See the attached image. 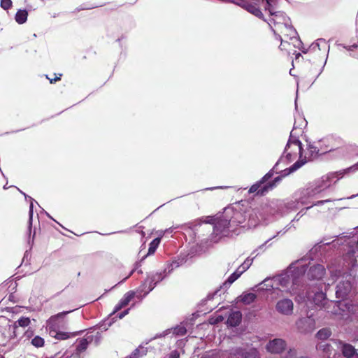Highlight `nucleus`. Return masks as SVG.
<instances>
[{
    "instance_id": "1",
    "label": "nucleus",
    "mask_w": 358,
    "mask_h": 358,
    "mask_svg": "<svg viewBox=\"0 0 358 358\" xmlns=\"http://www.w3.org/2000/svg\"><path fill=\"white\" fill-rule=\"evenodd\" d=\"M306 270L305 264L298 262L292 264L287 271L273 278H266L258 285L252 288V290L268 291L272 289L273 293L280 296L283 292L292 295L296 294L294 286L298 285L299 278Z\"/></svg>"
},
{
    "instance_id": "2",
    "label": "nucleus",
    "mask_w": 358,
    "mask_h": 358,
    "mask_svg": "<svg viewBox=\"0 0 358 358\" xmlns=\"http://www.w3.org/2000/svg\"><path fill=\"white\" fill-rule=\"evenodd\" d=\"M357 170L358 162L345 169L336 172H331L322 176L320 179L315 180L302 192L303 196L301 198V203H306V199L312 198L328 189L331 185L336 183V182L342 178L345 174L350 172H355Z\"/></svg>"
},
{
    "instance_id": "3",
    "label": "nucleus",
    "mask_w": 358,
    "mask_h": 358,
    "mask_svg": "<svg viewBox=\"0 0 358 358\" xmlns=\"http://www.w3.org/2000/svg\"><path fill=\"white\" fill-rule=\"evenodd\" d=\"M284 155H285V157L288 162L294 160L298 156L299 157V159L291 167L282 171V178L288 176L291 173L296 171L307 162V157L305 156L304 158L303 157L301 142L299 140L293 138V131H291L290 138L287 143Z\"/></svg>"
},
{
    "instance_id": "4",
    "label": "nucleus",
    "mask_w": 358,
    "mask_h": 358,
    "mask_svg": "<svg viewBox=\"0 0 358 358\" xmlns=\"http://www.w3.org/2000/svg\"><path fill=\"white\" fill-rule=\"evenodd\" d=\"M205 222L214 224L213 231L211 234V238L214 243L218 242L224 236H229L231 231H234V229H232V224L226 217L224 212L215 218H206Z\"/></svg>"
},
{
    "instance_id": "5",
    "label": "nucleus",
    "mask_w": 358,
    "mask_h": 358,
    "mask_svg": "<svg viewBox=\"0 0 358 358\" xmlns=\"http://www.w3.org/2000/svg\"><path fill=\"white\" fill-rule=\"evenodd\" d=\"M307 299L308 301H313L316 306L321 308H324L327 303H330L334 306V308H337L343 312L345 311L343 307L348 309V308H347V304L343 301L338 302H329L325 296V294L322 291L316 292L315 293L313 292H309L308 294Z\"/></svg>"
},
{
    "instance_id": "6",
    "label": "nucleus",
    "mask_w": 358,
    "mask_h": 358,
    "mask_svg": "<svg viewBox=\"0 0 358 358\" xmlns=\"http://www.w3.org/2000/svg\"><path fill=\"white\" fill-rule=\"evenodd\" d=\"M282 27V31H276L275 33L278 34L279 38L281 40V44L280 45V49L285 47V43H287V41L282 38V36L286 39L295 40L298 44H294V45L299 48L301 41L297 38V33L292 27L290 20H286Z\"/></svg>"
},
{
    "instance_id": "7",
    "label": "nucleus",
    "mask_w": 358,
    "mask_h": 358,
    "mask_svg": "<svg viewBox=\"0 0 358 358\" xmlns=\"http://www.w3.org/2000/svg\"><path fill=\"white\" fill-rule=\"evenodd\" d=\"M229 1L234 4H236L239 6L245 8L246 10H248L249 13H252L255 16H256L260 19H264V15L259 8V2L262 1L263 0H229Z\"/></svg>"
},
{
    "instance_id": "8",
    "label": "nucleus",
    "mask_w": 358,
    "mask_h": 358,
    "mask_svg": "<svg viewBox=\"0 0 358 358\" xmlns=\"http://www.w3.org/2000/svg\"><path fill=\"white\" fill-rule=\"evenodd\" d=\"M273 176V173H272V171H269L268 173H267L263 178L262 179L257 183L253 185L249 189V192L250 193H255L256 192H257V194H259L261 195H263L264 194V193L266 192H267L269 189H271L273 187H274L275 185V183L276 182H278L281 180L282 179V177L281 176H278V177H276L274 180L273 181L272 184H269V185H265L263 188L260 189L259 190V188L260 187V185L265 182L266 180H268L270 178H271Z\"/></svg>"
},
{
    "instance_id": "9",
    "label": "nucleus",
    "mask_w": 358,
    "mask_h": 358,
    "mask_svg": "<svg viewBox=\"0 0 358 358\" xmlns=\"http://www.w3.org/2000/svg\"><path fill=\"white\" fill-rule=\"evenodd\" d=\"M224 213L232 224V229H234V231L237 226L243 224L245 221L246 215L236 208H227L224 210Z\"/></svg>"
},
{
    "instance_id": "10",
    "label": "nucleus",
    "mask_w": 358,
    "mask_h": 358,
    "mask_svg": "<svg viewBox=\"0 0 358 358\" xmlns=\"http://www.w3.org/2000/svg\"><path fill=\"white\" fill-rule=\"evenodd\" d=\"M275 309L280 315L290 316L294 312V303L290 299L282 298L276 301Z\"/></svg>"
},
{
    "instance_id": "11",
    "label": "nucleus",
    "mask_w": 358,
    "mask_h": 358,
    "mask_svg": "<svg viewBox=\"0 0 358 358\" xmlns=\"http://www.w3.org/2000/svg\"><path fill=\"white\" fill-rule=\"evenodd\" d=\"M254 257H248L245 262L234 271L224 282L223 285L229 287L235 280H236L245 271H246L252 265Z\"/></svg>"
},
{
    "instance_id": "12",
    "label": "nucleus",
    "mask_w": 358,
    "mask_h": 358,
    "mask_svg": "<svg viewBox=\"0 0 358 358\" xmlns=\"http://www.w3.org/2000/svg\"><path fill=\"white\" fill-rule=\"evenodd\" d=\"M341 280L336 286V294L337 298L344 299L351 290L350 276H341Z\"/></svg>"
},
{
    "instance_id": "13",
    "label": "nucleus",
    "mask_w": 358,
    "mask_h": 358,
    "mask_svg": "<svg viewBox=\"0 0 358 358\" xmlns=\"http://www.w3.org/2000/svg\"><path fill=\"white\" fill-rule=\"evenodd\" d=\"M285 348L286 343L281 338H274L271 340L266 345V350L273 354H280Z\"/></svg>"
},
{
    "instance_id": "14",
    "label": "nucleus",
    "mask_w": 358,
    "mask_h": 358,
    "mask_svg": "<svg viewBox=\"0 0 358 358\" xmlns=\"http://www.w3.org/2000/svg\"><path fill=\"white\" fill-rule=\"evenodd\" d=\"M268 210V208L264 209L263 212L253 210L249 215L248 227H255L261 222H266L265 213Z\"/></svg>"
},
{
    "instance_id": "15",
    "label": "nucleus",
    "mask_w": 358,
    "mask_h": 358,
    "mask_svg": "<svg viewBox=\"0 0 358 358\" xmlns=\"http://www.w3.org/2000/svg\"><path fill=\"white\" fill-rule=\"evenodd\" d=\"M134 296H135L134 292H133V291L127 292L124 295L122 299L120 301V302L115 306L113 313L117 312L122 308L127 306L129 303V302L134 299Z\"/></svg>"
},
{
    "instance_id": "16",
    "label": "nucleus",
    "mask_w": 358,
    "mask_h": 358,
    "mask_svg": "<svg viewBox=\"0 0 358 358\" xmlns=\"http://www.w3.org/2000/svg\"><path fill=\"white\" fill-rule=\"evenodd\" d=\"M324 273V268L322 265L317 264L311 267L308 273L311 279H320Z\"/></svg>"
},
{
    "instance_id": "17",
    "label": "nucleus",
    "mask_w": 358,
    "mask_h": 358,
    "mask_svg": "<svg viewBox=\"0 0 358 358\" xmlns=\"http://www.w3.org/2000/svg\"><path fill=\"white\" fill-rule=\"evenodd\" d=\"M335 343L338 348H341L343 355L346 357H352L355 353V349L350 344L343 343L342 341H336Z\"/></svg>"
},
{
    "instance_id": "18",
    "label": "nucleus",
    "mask_w": 358,
    "mask_h": 358,
    "mask_svg": "<svg viewBox=\"0 0 358 358\" xmlns=\"http://www.w3.org/2000/svg\"><path fill=\"white\" fill-rule=\"evenodd\" d=\"M298 328L307 331L313 329L314 321L310 317L300 319L296 323Z\"/></svg>"
},
{
    "instance_id": "19",
    "label": "nucleus",
    "mask_w": 358,
    "mask_h": 358,
    "mask_svg": "<svg viewBox=\"0 0 358 358\" xmlns=\"http://www.w3.org/2000/svg\"><path fill=\"white\" fill-rule=\"evenodd\" d=\"M242 318V314L240 311H233L229 315L227 319V324L231 327L238 326Z\"/></svg>"
},
{
    "instance_id": "20",
    "label": "nucleus",
    "mask_w": 358,
    "mask_h": 358,
    "mask_svg": "<svg viewBox=\"0 0 358 358\" xmlns=\"http://www.w3.org/2000/svg\"><path fill=\"white\" fill-rule=\"evenodd\" d=\"M257 296L252 292H243L237 299V302H242L245 305L252 303L256 299Z\"/></svg>"
},
{
    "instance_id": "21",
    "label": "nucleus",
    "mask_w": 358,
    "mask_h": 358,
    "mask_svg": "<svg viewBox=\"0 0 358 358\" xmlns=\"http://www.w3.org/2000/svg\"><path fill=\"white\" fill-rule=\"evenodd\" d=\"M329 50L327 41L323 38L317 39L315 43H312L309 47L310 51H315L316 50Z\"/></svg>"
},
{
    "instance_id": "22",
    "label": "nucleus",
    "mask_w": 358,
    "mask_h": 358,
    "mask_svg": "<svg viewBox=\"0 0 358 358\" xmlns=\"http://www.w3.org/2000/svg\"><path fill=\"white\" fill-rule=\"evenodd\" d=\"M155 285L156 282H155L153 280H151V277L148 276L141 286V291L145 292L144 296L152 291L155 288Z\"/></svg>"
},
{
    "instance_id": "23",
    "label": "nucleus",
    "mask_w": 358,
    "mask_h": 358,
    "mask_svg": "<svg viewBox=\"0 0 358 358\" xmlns=\"http://www.w3.org/2000/svg\"><path fill=\"white\" fill-rule=\"evenodd\" d=\"M92 341L91 336H87V338H81L78 341V344L77 345V351L79 352H82L85 350L87 348L88 344Z\"/></svg>"
},
{
    "instance_id": "24",
    "label": "nucleus",
    "mask_w": 358,
    "mask_h": 358,
    "mask_svg": "<svg viewBox=\"0 0 358 358\" xmlns=\"http://www.w3.org/2000/svg\"><path fill=\"white\" fill-rule=\"evenodd\" d=\"M148 350L145 347L139 346L131 354L126 358H140L141 357L146 355Z\"/></svg>"
},
{
    "instance_id": "25",
    "label": "nucleus",
    "mask_w": 358,
    "mask_h": 358,
    "mask_svg": "<svg viewBox=\"0 0 358 358\" xmlns=\"http://www.w3.org/2000/svg\"><path fill=\"white\" fill-rule=\"evenodd\" d=\"M28 13L25 10H19L15 15V20L18 24H23L27 20Z\"/></svg>"
},
{
    "instance_id": "26",
    "label": "nucleus",
    "mask_w": 358,
    "mask_h": 358,
    "mask_svg": "<svg viewBox=\"0 0 358 358\" xmlns=\"http://www.w3.org/2000/svg\"><path fill=\"white\" fill-rule=\"evenodd\" d=\"M244 355L243 349L236 348L230 350L229 358H244Z\"/></svg>"
},
{
    "instance_id": "27",
    "label": "nucleus",
    "mask_w": 358,
    "mask_h": 358,
    "mask_svg": "<svg viewBox=\"0 0 358 358\" xmlns=\"http://www.w3.org/2000/svg\"><path fill=\"white\" fill-rule=\"evenodd\" d=\"M26 327L30 324V319L29 317H22L14 324L13 328L15 329L17 326Z\"/></svg>"
},
{
    "instance_id": "28",
    "label": "nucleus",
    "mask_w": 358,
    "mask_h": 358,
    "mask_svg": "<svg viewBox=\"0 0 358 358\" xmlns=\"http://www.w3.org/2000/svg\"><path fill=\"white\" fill-rule=\"evenodd\" d=\"M330 335H331V331L329 329H322L317 333L316 336L319 339L324 340V339L328 338L330 336Z\"/></svg>"
},
{
    "instance_id": "29",
    "label": "nucleus",
    "mask_w": 358,
    "mask_h": 358,
    "mask_svg": "<svg viewBox=\"0 0 358 358\" xmlns=\"http://www.w3.org/2000/svg\"><path fill=\"white\" fill-rule=\"evenodd\" d=\"M71 312V310L62 312L57 314L56 315L52 316L48 321V325L50 327V328H52L53 323L57 320V318L62 317Z\"/></svg>"
},
{
    "instance_id": "30",
    "label": "nucleus",
    "mask_w": 358,
    "mask_h": 358,
    "mask_svg": "<svg viewBox=\"0 0 358 358\" xmlns=\"http://www.w3.org/2000/svg\"><path fill=\"white\" fill-rule=\"evenodd\" d=\"M160 240L159 238L154 239L150 244L149 249H148V255L153 254L157 248L158 247L159 244Z\"/></svg>"
},
{
    "instance_id": "31",
    "label": "nucleus",
    "mask_w": 358,
    "mask_h": 358,
    "mask_svg": "<svg viewBox=\"0 0 358 358\" xmlns=\"http://www.w3.org/2000/svg\"><path fill=\"white\" fill-rule=\"evenodd\" d=\"M244 358H259L258 351L255 348H251L245 352Z\"/></svg>"
},
{
    "instance_id": "32",
    "label": "nucleus",
    "mask_w": 358,
    "mask_h": 358,
    "mask_svg": "<svg viewBox=\"0 0 358 358\" xmlns=\"http://www.w3.org/2000/svg\"><path fill=\"white\" fill-rule=\"evenodd\" d=\"M33 199L31 198V203L29 207V226H28V231H29V235L30 236L31 227H32V219H33Z\"/></svg>"
},
{
    "instance_id": "33",
    "label": "nucleus",
    "mask_w": 358,
    "mask_h": 358,
    "mask_svg": "<svg viewBox=\"0 0 358 358\" xmlns=\"http://www.w3.org/2000/svg\"><path fill=\"white\" fill-rule=\"evenodd\" d=\"M308 151L310 152L309 156L307 157V159H310L312 157H315L320 152L319 148L313 145H308Z\"/></svg>"
},
{
    "instance_id": "34",
    "label": "nucleus",
    "mask_w": 358,
    "mask_h": 358,
    "mask_svg": "<svg viewBox=\"0 0 358 358\" xmlns=\"http://www.w3.org/2000/svg\"><path fill=\"white\" fill-rule=\"evenodd\" d=\"M31 344L36 348H41L44 345V339L38 336H35L31 340Z\"/></svg>"
},
{
    "instance_id": "35",
    "label": "nucleus",
    "mask_w": 358,
    "mask_h": 358,
    "mask_svg": "<svg viewBox=\"0 0 358 358\" xmlns=\"http://www.w3.org/2000/svg\"><path fill=\"white\" fill-rule=\"evenodd\" d=\"M318 349L320 350H322L323 352H326L327 354V356L329 357V355H330V345L327 343H320L319 345H318Z\"/></svg>"
},
{
    "instance_id": "36",
    "label": "nucleus",
    "mask_w": 358,
    "mask_h": 358,
    "mask_svg": "<svg viewBox=\"0 0 358 358\" xmlns=\"http://www.w3.org/2000/svg\"><path fill=\"white\" fill-rule=\"evenodd\" d=\"M187 330L185 329V327L183 326H179V327H177L176 328H175L173 330V333L176 335H178V336H182V335H185V333H186Z\"/></svg>"
},
{
    "instance_id": "37",
    "label": "nucleus",
    "mask_w": 358,
    "mask_h": 358,
    "mask_svg": "<svg viewBox=\"0 0 358 358\" xmlns=\"http://www.w3.org/2000/svg\"><path fill=\"white\" fill-rule=\"evenodd\" d=\"M70 337V334L67 332H57L55 335L57 339L65 340Z\"/></svg>"
},
{
    "instance_id": "38",
    "label": "nucleus",
    "mask_w": 358,
    "mask_h": 358,
    "mask_svg": "<svg viewBox=\"0 0 358 358\" xmlns=\"http://www.w3.org/2000/svg\"><path fill=\"white\" fill-rule=\"evenodd\" d=\"M12 1L11 0H1V6L3 9L6 10L11 7Z\"/></svg>"
},
{
    "instance_id": "39",
    "label": "nucleus",
    "mask_w": 358,
    "mask_h": 358,
    "mask_svg": "<svg viewBox=\"0 0 358 358\" xmlns=\"http://www.w3.org/2000/svg\"><path fill=\"white\" fill-rule=\"evenodd\" d=\"M150 277H151V280H153L155 282H156V284L158 282L162 280L164 278V276H162V273H155V274L150 275Z\"/></svg>"
},
{
    "instance_id": "40",
    "label": "nucleus",
    "mask_w": 358,
    "mask_h": 358,
    "mask_svg": "<svg viewBox=\"0 0 358 358\" xmlns=\"http://www.w3.org/2000/svg\"><path fill=\"white\" fill-rule=\"evenodd\" d=\"M224 320V317L222 315H217L210 319V323L212 324H217L222 322Z\"/></svg>"
},
{
    "instance_id": "41",
    "label": "nucleus",
    "mask_w": 358,
    "mask_h": 358,
    "mask_svg": "<svg viewBox=\"0 0 358 358\" xmlns=\"http://www.w3.org/2000/svg\"><path fill=\"white\" fill-rule=\"evenodd\" d=\"M330 201H331V200H329V199L322 200V201H319L315 203L313 206H319V205L323 204L327 202H330Z\"/></svg>"
},
{
    "instance_id": "42",
    "label": "nucleus",
    "mask_w": 358,
    "mask_h": 358,
    "mask_svg": "<svg viewBox=\"0 0 358 358\" xmlns=\"http://www.w3.org/2000/svg\"><path fill=\"white\" fill-rule=\"evenodd\" d=\"M129 309H127V310H124V312L120 313L118 315V317L120 319L123 318L125 315H127L129 313Z\"/></svg>"
},
{
    "instance_id": "43",
    "label": "nucleus",
    "mask_w": 358,
    "mask_h": 358,
    "mask_svg": "<svg viewBox=\"0 0 358 358\" xmlns=\"http://www.w3.org/2000/svg\"><path fill=\"white\" fill-rule=\"evenodd\" d=\"M171 358H179V353L177 351H173L171 353Z\"/></svg>"
},
{
    "instance_id": "44",
    "label": "nucleus",
    "mask_w": 358,
    "mask_h": 358,
    "mask_svg": "<svg viewBox=\"0 0 358 358\" xmlns=\"http://www.w3.org/2000/svg\"><path fill=\"white\" fill-rule=\"evenodd\" d=\"M61 76H62V75H61V74H59V76H57V77L55 78L54 79H50V83H54V82H56V81H57V80H60Z\"/></svg>"
},
{
    "instance_id": "45",
    "label": "nucleus",
    "mask_w": 358,
    "mask_h": 358,
    "mask_svg": "<svg viewBox=\"0 0 358 358\" xmlns=\"http://www.w3.org/2000/svg\"><path fill=\"white\" fill-rule=\"evenodd\" d=\"M289 358L294 357L296 355V351L290 350V351L289 352Z\"/></svg>"
},
{
    "instance_id": "46",
    "label": "nucleus",
    "mask_w": 358,
    "mask_h": 358,
    "mask_svg": "<svg viewBox=\"0 0 358 358\" xmlns=\"http://www.w3.org/2000/svg\"><path fill=\"white\" fill-rule=\"evenodd\" d=\"M335 277H336V275H332V280H331V282H327V285H330L331 284H332V283H334V281H335V279H334V278H335Z\"/></svg>"
},
{
    "instance_id": "47",
    "label": "nucleus",
    "mask_w": 358,
    "mask_h": 358,
    "mask_svg": "<svg viewBox=\"0 0 358 358\" xmlns=\"http://www.w3.org/2000/svg\"><path fill=\"white\" fill-rule=\"evenodd\" d=\"M285 159L287 160V159L285 157V155H283V156L280 158V162H278V164H280V162H283Z\"/></svg>"
},
{
    "instance_id": "48",
    "label": "nucleus",
    "mask_w": 358,
    "mask_h": 358,
    "mask_svg": "<svg viewBox=\"0 0 358 358\" xmlns=\"http://www.w3.org/2000/svg\"><path fill=\"white\" fill-rule=\"evenodd\" d=\"M170 331H171V330H166V331H165L163 333V336H165V335L168 334V333H169V332H170Z\"/></svg>"
},
{
    "instance_id": "49",
    "label": "nucleus",
    "mask_w": 358,
    "mask_h": 358,
    "mask_svg": "<svg viewBox=\"0 0 358 358\" xmlns=\"http://www.w3.org/2000/svg\"><path fill=\"white\" fill-rule=\"evenodd\" d=\"M357 196H358V194H354V195H352L351 196L348 197V199H353V198H355V197H356Z\"/></svg>"
},
{
    "instance_id": "50",
    "label": "nucleus",
    "mask_w": 358,
    "mask_h": 358,
    "mask_svg": "<svg viewBox=\"0 0 358 358\" xmlns=\"http://www.w3.org/2000/svg\"><path fill=\"white\" fill-rule=\"evenodd\" d=\"M333 313H334V314H341V313H340V312H338V311L337 310V309H336V310H334Z\"/></svg>"
},
{
    "instance_id": "51",
    "label": "nucleus",
    "mask_w": 358,
    "mask_h": 358,
    "mask_svg": "<svg viewBox=\"0 0 358 358\" xmlns=\"http://www.w3.org/2000/svg\"><path fill=\"white\" fill-rule=\"evenodd\" d=\"M300 56H301V54L300 53H297L296 55V59H297Z\"/></svg>"
},
{
    "instance_id": "52",
    "label": "nucleus",
    "mask_w": 358,
    "mask_h": 358,
    "mask_svg": "<svg viewBox=\"0 0 358 358\" xmlns=\"http://www.w3.org/2000/svg\"><path fill=\"white\" fill-rule=\"evenodd\" d=\"M302 52H303V53H306V52H308V50H302Z\"/></svg>"
},
{
    "instance_id": "53",
    "label": "nucleus",
    "mask_w": 358,
    "mask_h": 358,
    "mask_svg": "<svg viewBox=\"0 0 358 358\" xmlns=\"http://www.w3.org/2000/svg\"><path fill=\"white\" fill-rule=\"evenodd\" d=\"M160 336H162V335H160ZM158 337H159V336L157 335L156 336H155V338H157Z\"/></svg>"
},
{
    "instance_id": "54",
    "label": "nucleus",
    "mask_w": 358,
    "mask_h": 358,
    "mask_svg": "<svg viewBox=\"0 0 358 358\" xmlns=\"http://www.w3.org/2000/svg\"><path fill=\"white\" fill-rule=\"evenodd\" d=\"M203 358H210V357H203Z\"/></svg>"
},
{
    "instance_id": "55",
    "label": "nucleus",
    "mask_w": 358,
    "mask_h": 358,
    "mask_svg": "<svg viewBox=\"0 0 358 358\" xmlns=\"http://www.w3.org/2000/svg\"><path fill=\"white\" fill-rule=\"evenodd\" d=\"M357 248H358V245H357Z\"/></svg>"
}]
</instances>
